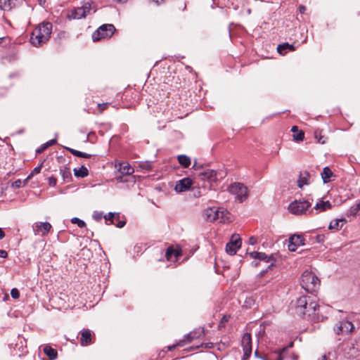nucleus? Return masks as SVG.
<instances>
[{
    "label": "nucleus",
    "mask_w": 360,
    "mask_h": 360,
    "mask_svg": "<svg viewBox=\"0 0 360 360\" xmlns=\"http://www.w3.org/2000/svg\"><path fill=\"white\" fill-rule=\"evenodd\" d=\"M52 24L49 22H43L39 24L32 32L30 42L35 46H39L46 43L51 37Z\"/></svg>",
    "instance_id": "obj_1"
},
{
    "label": "nucleus",
    "mask_w": 360,
    "mask_h": 360,
    "mask_svg": "<svg viewBox=\"0 0 360 360\" xmlns=\"http://www.w3.org/2000/svg\"><path fill=\"white\" fill-rule=\"evenodd\" d=\"M205 219L211 222L219 220L221 223L231 221V214L223 207H208L204 210Z\"/></svg>",
    "instance_id": "obj_2"
},
{
    "label": "nucleus",
    "mask_w": 360,
    "mask_h": 360,
    "mask_svg": "<svg viewBox=\"0 0 360 360\" xmlns=\"http://www.w3.org/2000/svg\"><path fill=\"white\" fill-rule=\"evenodd\" d=\"M300 284L306 292L312 293L319 288L320 281L314 273L305 271L302 274Z\"/></svg>",
    "instance_id": "obj_3"
},
{
    "label": "nucleus",
    "mask_w": 360,
    "mask_h": 360,
    "mask_svg": "<svg viewBox=\"0 0 360 360\" xmlns=\"http://www.w3.org/2000/svg\"><path fill=\"white\" fill-rule=\"evenodd\" d=\"M341 350L346 358H355L360 354V342L356 340L345 342L341 347Z\"/></svg>",
    "instance_id": "obj_4"
},
{
    "label": "nucleus",
    "mask_w": 360,
    "mask_h": 360,
    "mask_svg": "<svg viewBox=\"0 0 360 360\" xmlns=\"http://www.w3.org/2000/svg\"><path fill=\"white\" fill-rule=\"evenodd\" d=\"M115 32V27L112 24H105L98 28L92 34L94 41H99L102 39L110 38Z\"/></svg>",
    "instance_id": "obj_5"
},
{
    "label": "nucleus",
    "mask_w": 360,
    "mask_h": 360,
    "mask_svg": "<svg viewBox=\"0 0 360 360\" xmlns=\"http://www.w3.org/2000/svg\"><path fill=\"white\" fill-rule=\"evenodd\" d=\"M310 207L311 203L306 200H295L289 205L288 210L293 214L302 215L305 214Z\"/></svg>",
    "instance_id": "obj_6"
},
{
    "label": "nucleus",
    "mask_w": 360,
    "mask_h": 360,
    "mask_svg": "<svg viewBox=\"0 0 360 360\" xmlns=\"http://www.w3.org/2000/svg\"><path fill=\"white\" fill-rule=\"evenodd\" d=\"M91 10V4L86 2L82 6L74 8L67 15V18L70 20H79L85 18L90 13Z\"/></svg>",
    "instance_id": "obj_7"
},
{
    "label": "nucleus",
    "mask_w": 360,
    "mask_h": 360,
    "mask_svg": "<svg viewBox=\"0 0 360 360\" xmlns=\"http://www.w3.org/2000/svg\"><path fill=\"white\" fill-rule=\"evenodd\" d=\"M115 167L117 169V174H116L115 179L118 182L127 181V179L124 176H129L134 172L133 167H131L127 162H122L119 163L116 162Z\"/></svg>",
    "instance_id": "obj_8"
},
{
    "label": "nucleus",
    "mask_w": 360,
    "mask_h": 360,
    "mask_svg": "<svg viewBox=\"0 0 360 360\" xmlns=\"http://www.w3.org/2000/svg\"><path fill=\"white\" fill-rule=\"evenodd\" d=\"M228 191L233 195H236V198L243 202L248 198V188L242 183L236 182L231 184Z\"/></svg>",
    "instance_id": "obj_9"
},
{
    "label": "nucleus",
    "mask_w": 360,
    "mask_h": 360,
    "mask_svg": "<svg viewBox=\"0 0 360 360\" xmlns=\"http://www.w3.org/2000/svg\"><path fill=\"white\" fill-rule=\"evenodd\" d=\"M241 345L243 350V357L242 360H247L252 353V338L248 333L244 334L241 340Z\"/></svg>",
    "instance_id": "obj_10"
},
{
    "label": "nucleus",
    "mask_w": 360,
    "mask_h": 360,
    "mask_svg": "<svg viewBox=\"0 0 360 360\" xmlns=\"http://www.w3.org/2000/svg\"><path fill=\"white\" fill-rule=\"evenodd\" d=\"M193 181L190 178H184L176 182L174 190L177 193H182L190 190Z\"/></svg>",
    "instance_id": "obj_11"
},
{
    "label": "nucleus",
    "mask_w": 360,
    "mask_h": 360,
    "mask_svg": "<svg viewBox=\"0 0 360 360\" xmlns=\"http://www.w3.org/2000/svg\"><path fill=\"white\" fill-rule=\"evenodd\" d=\"M311 297V296H302L297 300L295 311L297 314L300 316L305 315V310L303 308L307 305L308 302L310 301Z\"/></svg>",
    "instance_id": "obj_12"
},
{
    "label": "nucleus",
    "mask_w": 360,
    "mask_h": 360,
    "mask_svg": "<svg viewBox=\"0 0 360 360\" xmlns=\"http://www.w3.org/2000/svg\"><path fill=\"white\" fill-rule=\"evenodd\" d=\"M32 229L36 234L41 233L45 236L51 229V225L49 222H36L33 224Z\"/></svg>",
    "instance_id": "obj_13"
},
{
    "label": "nucleus",
    "mask_w": 360,
    "mask_h": 360,
    "mask_svg": "<svg viewBox=\"0 0 360 360\" xmlns=\"http://www.w3.org/2000/svg\"><path fill=\"white\" fill-rule=\"evenodd\" d=\"M257 259H259V261H264L266 263H270L267 267V269L265 271H262L260 274L261 276H263L269 269H270L273 266L276 261V259L273 256V255H267L264 252H259L258 253V256Z\"/></svg>",
    "instance_id": "obj_14"
},
{
    "label": "nucleus",
    "mask_w": 360,
    "mask_h": 360,
    "mask_svg": "<svg viewBox=\"0 0 360 360\" xmlns=\"http://www.w3.org/2000/svg\"><path fill=\"white\" fill-rule=\"evenodd\" d=\"M354 327L352 322L348 321H340L339 325L335 328L338 334L348 333L354 330Z\"/></svg>",
    "instance_id": "obj_15"
},
{
    "label": "nucleus",
    "mask_w": 360,
    "mask_h": 360,
    "mask_svg": "<svg viewBox=\"0 0 360 360\" xmlns=\"http://www.w3.org/2000/svg\"><path fill=\"white\" fill-rule=\"evenodd\" d=\"M319 307V306L316 301V298L312 297L310 301L308 302L307 305L304 307L303 309L305 310V315L310 316L316 314Z\"/></svg>",
    "instance_id": "obj_16"
},
{
    "label": "nucleus",
    "mask_w": 360,
    "mask_h": 360,
    "mask_svg": "<svg viewBox=\"0 0 360 360\" xmlns=\"http://www.w3.org/2000/svg\"><path fill=\"white\" fill-rule=\"evenodd\" d=\"M80 343L82 346H86L93 342L91 332L89 329H84L80 332Z\"/></svg>",
    "instance_id": "obj_17"
},
{
    "label": "nucleus",
    "mask_w": 360,
    "mask_h": 360,
    "mask_svg": "<svg viewBox=\"0 0 360 360\" xmlns=\"http://www.w3.org/2000/svg\"><path fill=\"white\" fill-rule=\"evenodd\" d=\"M198 338V335H196V333L195 332H191L188 334H187L185 337H184V339L182 340H180L176 345H173L172 346H169L168 347V349L169 350H172L173 349H174L176 347H183L184 345V342L186 341H187L188 342H191L193 339L195 338Z\"/></svg>",
    "instance_id": "obj_18"
},
{
    "label": "nucleus",
    "mask_w": 360,
    "mask_h": 360,
    "mask_svg": "<svg viewBox=\"0 0 360 360\" xmlns=\"http://www.w3.org/2000/svg\"><path fill=\"white\" fill-rule=\"evenodd\" d=\"M310 174L307 171H302L300 172L299 179L297 181V186L300 188H302L303 186L308 185L309 184V179Z\"/></svg>",
    "instance_id": "obj_19"
},
{
    "label": "nucleus",
    "mask_w": 360,
    "mask_h": 360,
    "mask_svg": "<svg viewBox=\"0 0 360 360\" xmlns=\"http://www.w3.org/2000/svg\"><path fill=\"white\" fill-rule=\"evenodd\" d=\"M321 175L324 184L329 183L334 180L333 177H335V175L328 167H325L323 168Z\"/></svg>",
    "instance_id": "obj_20"
},
{
    "label": "nucleus",
    "mask_w": 360,
    "mask_h": 360,
    "mask_svg": "<svg viewBox=\"0 0 360 360\" xmlns=\"http://www.w3.org/2000/svg\"><path fill=\"white\" fill-rule=\"evenodd\" d=\"M203 176V179H206L208 181L212 182L217 180V172L213 169H206L201 173Z\"/></svg>",
    "instance_id": "obj_21"
},
{
    "label": "nucleus",
    "mask_w": 360,
    "mask_h": 360,
    "mask_svg": "<svg viewBox=\"0 0 360 360\" xmlns=\"http://www.w3.org/2000/svg\"><path fill=\"white\" fill-rule=\"evenodd\" d=\"M292 346V342H291L289 346L288 347H283V349H278L275 352V354L277 355V357L276 359H269L266 356H262L261 359L262 360H283V354H285L288 350V348L289 347H291Z\"/></svg>",
    "instance_id": "obj_22"
},
{
    "label": "nucleus",
    "mask_w": 360,
    "mask_h": 360,
    "mask_svg": "<svg viewBox=\"0 0 360 360\" xmlns=\"http://www.w3.org/2000/svg\"><path fill=\"white\" fill-rule=\"evenodd\" d=\"M181 256V252L178 250H176L173 248V247L169 246L165 252V257L167 260L170 261L172 259V257H174L175 259L176 260L179 257Z\"/></svg>",
    "instance_id": "obj_23"
},
{
    "label": "nucleus",
    "mask_w": 360,
    "mask_h": 360,
    "mask_svg": "<svg viewBox=\"0 0 360 360\" xmlns=\"http://www.w3.org/2000/svg\"><path fill=\"white\" fill-rule=\"evenodd\" d=\"M15 4V0H0V8L5 11H11Z\"/></svg>",
    "instance_id": "obj_24"
},
{
    "label": "nucleus",
    "mask_w": 360,
    "mask_h": 360,
    "mask_svg": "<svg viewBox=\"0 0 360 360\" xmlns=\"http://www.w3.org/2000/svg\"><path fill=\"white\" fill-rule=\"evenodd\" d=\"M295 47L292 44H289L288 43H283L282 44H279L277 47L278 52L281 55H285L288 51H294Z\"/></svg>",
    "instance_id": "obj_25"
},
{
    "label": "nucleus",
    "mask_w": 360,
    "mask_h": 360,
    "mask_svg": "<svg viewBox=\"0 0 360 360\" xmlns=\"http://www.w3.org/2000/svg\"><path fill=\"white\" fill-rule=\"evenodd\" d=\"M43 350L50 360H54L57 358V351L51 347L46 345Z\"/></svg>",
    "instance_id": "obj_26"
},
{
    "label": "nucleus",
    "mask_w": 360,
    "mask_h": 360,
    "mask_svg": "<svg viewBox=\"0 0 360 360\" xmlns=\"http://www.w3.org/2000/svg\"><path fill=\"white\" fill-rule=\"evenodd\" d=\"M291 131L293 132V137L295 140L300 141L304 139V132L302 131H300L297 126H293Z\"/></svg>",
    "instance_id": "obj_27"
},
{
    "label": "nucleus",
    "mask_w": 360,
    "mask_h": 360,
    "mask_svg": "<svg viewBox=\"0 0 360 360\" xmlns=\"http://www.w3.org/2000/svg\"><path fill=\"white\" fill-rule=\"evenodd\" d=\"M331 204L329 201H322L317 202L315 205L316 210H319L320 211H325L330 209Z\"/></svg>",
    "instance_id": "obj_28"
},
{
    "label": "nucleus",
    "mask_w": 360,
    "mask_h": 360,
    "mask_svg": "<svg viewBox=\"0 0 360 360\" xmlns=\"http://www.w3.org/2000/svg\"><path fill=\"white\" fill-rule=\"evenodd\" d=\"M345 220L342 219H338L331 221L328 226L329 229H340L344 224Z\"/></svg>",
    "instance_id": "obj_29"
},
{
    "label": "nucleus",
    "mask_w": 360,
    "mask_h": 360,
    "mask_svg": "<svg viewBox=\"0 0 360 360\" xmlns=\"http://www.w3.org/2000/svg\"><path fill=\"white\" fill-rule=\"evenodd\" d=\"M290 243H293L296 246L303 245L304 238L301 235H294L289 238Z\"/></svg>",
    "instance_id": "obj_30"
},
{
    "label": "nucleus",
    "mask_w": 360,
    "mask_h": 360,
    "mask_svg": "<svg viewBox=\"0 0 360 360\" xmlns=\"http://www.w3.org/2000/svg\"><path fill=\"white\" fill-rule=\"evenodd\" d=\"M73 171L75 176L77 177L83 178L88 175V169L84 166H82L79 169L75 168Z\"/></svg>",
    "instance_id": "obj_31"
},
{
    "label": "nucleus",
    "mask_w": 360,
    "mask_h": 360,
    "mask_svg": "<svg viewBox=\"0 0 360 360\" xmlns=\"http://www.w3.org/2000/svg\"><path fill=\"white\" fill-rule=\"evenodd\" d=\"M238 249L239 248L236 243H228L226 245V251L231 255H235Z\"/></svg>",
    "instance_id": "obj_32"
},
{
    "label": "nucleus",
    "mask_w": 360,
    "mask_h": 360,
    "mask_svg": "<svg viewBox=\"0 0 360 360\" xmlns=\"http://www.w3.org/2000/svg\"><path fill=\"white\" fill-rule=\"evenodd\" d=\"M56 143L55 139H51L48 142L41 145L38 149L36 150V154L39 155L42 151L46 150L48 147L54 145Z\"/></svg>",
    "instance_id": "obj_33"
},
{
    "label": "nucleus",
    "mask_w": 360,
    "mask_h": 360,
    "mask_svg": "<svg viewBox=\"0 0 360 360\" xmlns=\"http://www.w3.org/2000/svg\"><path fill=\"white\" fill-rule=\"evenodd\" d=\"M66 149L68 150L72 153V155L76 156V157L91 158V156L89 154H86V153L80 152L79 150H75V149H72V148H66Z\"/></svg>",
    "instance_id": "obj_34"
},
{
    "label": "nucleus",
    "mask_w": 360,
    "mask_h": 360,
    "mask_svg": "<svg viewBox=\"0 0 360 360\" xmlns=\"http://www.w3.org/2000/svg\"><path fill=\"white\" fill-rule=\"evenodd\" d=\"M60 174L64 181H69L71 179V172L69 168H63L60 169Z\"/></svg>",
    "instance_id": "obj_35"
},
{
    "label": "nucleus",
    "mask_w": 360,
    "mask_h": 360,
    "mask_svg": "<svg viewBox=\"0 0 360 360\" xmlns=\"http://www.w3.org/2000/svg\"><path fill=\"white\" fill-rule=\"evenodd\" d=\"M315 138L318 140V141L322 144L326 142L327 138L324 136L321 135V131L319 130H316L314 132Z\"/></svg>",
    "instance_id": "obj_36"
},
{
    "label": "nucleus",
    "mask_w": 360,
    "mask_h": 360,
    "mask_svg": "<svg viewBox=\"0 0 360 360\" xmlns=\"http://www.w3.org/2000/svg\"><path fill=\"white\" fill-rule=\"evenodd\" d=\"M120 217L119 214H115L112 212H109L108 214L104 216V218L106 221H110L111 224H115L114 219H118Z\"/></svg>",
    "instance_id": "obj_37"
},
{
    "label": "nucleus",
    "mask_w": 360,
    "mask_h": 360,
    "mask_svg": "<svg viewBox=\"0 0 360 360\" xmlns=\"http://www.w3.org/2000/svg\"><path fill=\"white\" fill-rule=\"evenodd\" d=\"M71 222H72V224H77V226H78L79 228H84V227H85V226H86V223H85L83 220H82V219H79V218H77V217H73V218L71 219Z\"/></svg>",
    "instance_id": "obj_38"
},
{
    "label": "nucleus",
    "mask_w": 360,
    "mask_h": 360,
    "mask_svg": "<svg viewBox=\"0 0 360 360\" xmlns=\"http://www.w3.org/2000/svg\"><path fill=\"white\" fill-rule=\"evenodd\" d=\"M229 243H232L233 244L236 243L240 248L241 246V240L238 236L233 235L231 237V241Z\"/></svg>",
    "instance_id": "obj_39"
},
{
    "label": "nucleus",
    "mask_w": 360,
    "mask_h": 360,
    "mask_svg": "<svg viewBox=\"0 0 360 360\" xmlns=\"http://www.w3.org/2000/svg\"><path fill=\"white\" fill-rule=\"evenodd\" d=\"M178 160L184 168L189 167L191 165V159H178Z\"/></svg>",
    "instance_id": "obj_40"
},
{
    "label": "nucleus",
    "mask_w": 360,
    "mask_h": 360,
    "mask_svg": "<svg viewBox=\"0 0 360 360\" xmlns=\"http://www.w3.org/2000/svg\"><path fill=\"white\" fill-rule=\"evenodd\" d=\"M109 103H98V110L99 113H102L105 110L107 109Z\"/></svg>",
    "instance_id": "obj_41"
},
{
    "label": "nucleus",
    "mask_w": 360,
    "mask_h": 360,
    "mask_svg": "<svg viewBox=\"0 0 360 360\" xmlns=\"http://www.w3.org/2000/svg\"><path fill=\"white\" fill-rule=\"evenodd\" d=\"M11 295L13 299H18L20 297L19 290L17 288H13L11 290Z\"/></svg>",
    "instance_id": "obj_42"
},
{
    "label": "nucleus",
    "mask_w": 360,
    "mask_h": 360,
    "mask_svg": "<svg viewBox=\"0 0 360 360\" xmlns=\"http://www.w3.org/2000/svg\"><path fill=\"white\" fill-rule=\"evenodd\" d=\"M22 186V181L20 179H18L12 184V187L15 188H18Z\"/></svg>",
    "instance_id": "obj_43"
},
{
    "label": "nucleus",
    "mask_w": 360,
    "mask_h": 360,
    "mask_svg": "<svg viewBox=\"0 0 360 360\" xmlns=\"http://www.w3.org/2000/svg\"><path fill=\"white\" fill-rule=\"evenodd\" d=\"M103 217V214L101 212H94V214H93V218L96 220V221H100Z\"/></svg>",
    "instance_id": "obj_44"
},
{
    "label": "nucleus",
    "mask_w": 360,
    "mask_h": 360,
    "mask_svg": "<svg viewBox=\"0 0 360 360\" xmlns=\"http://www.w3.org/2000/svg\"><path fill=\"white\" fill-rule=\"evenodd\" d=\"M56 179L51 176L49 178V184L51 186H55L56 185Z\"/></svg>",
    "instance_id": "obj_45"
},
{
    "label": "nucleus",
    "mask_w": 360,
    "mask_h": 360,
    "mask_svg": "<svg viewBox=\"0 0 360 360\" xmlns=\"http://www.w3.org/2000/svg\"><path fill=\"white\" fill-rule=\"evenodd\" d=\"M41 168V165L38 167H36L31 172V175H34L40 172Z\"/></svg>",
    "instance_id": "obj_46"
},
{
    "label": "nucleus",
    "mask_w": 360,
    "mask_h": 360,
    "mask_svg": "<svg viewBox=\"0 0 360 360\" xmlns=\"http://www.w3.org/2000/svg\"><path fill=\"white\" fill-rule=\"evenodd\" d=\"M126 224L125 221L119 220L117 224H114L118 228H122Z\"/></svg>",
    "instance_id": "obj_47"
},
{
    "label": "nucleus",
    "mask_w": 360,
    "mask_h": 360,
    "mask_svg": "<svg viewBox=\"0 0 360 360\" xmlns=\"http://www.w3.org/2000/svg\"><path fill=\"white\" fill-rule=\"evenodd\" d=\"M296 247H297V246H296L293 243H290L289 242V245H288V250H289L290 251H291V252H294V251H295V250H296Z\"/></svg>",
    "instance_id": "obj_48"
},
{
    "label": "nucleus",
    "mask_w": 360,
    "mask_h": 360,
    "mask_svg": "<svg viewBox=\"0 0 360 360\" xmlns=\"http://www.w3.org/2000/svg\"><path fill=\"white\" fill-rule=\"evenodd\" d=\"M7 257H8L7 252L4 250H0V257L6 258Z\"/></svg>",
    "instance_id": "obj_49"
},
{
    "label": "nucleus",
    "mask_w": 360,
    "mask_h": 360,
    "mask_svg": "<svg viewBox=\"0 0 360 360\" xmlns=\"http://www.w3.org/2000/svg\"><path fill=\"white\" fill-rule=\"evenodd\" d=\"M249 243L250 245H255V243H257V238L252 236L249 238Z\"/></svg>",
    "instance_id": "obj_50"
},
{
    "label": "nucleus",
    "mask_w": 360,
    "mask_h": 360,
    "mask_svg": "<svg viewBox=\"0 0 360 360\" xmlns=\"http://www.w3.org/2000/svg\"><path fill=\"white\" fill-rule=\"evenodd\" d=\"M258 253L259 252H250L249 255L250 256L253 258V259H256L257 258V256H258Z\"/></svg>",
    "instance_id": "obj_51"
},
{
    "label": "nucleus",
    "mask_w": 360,
    "mask_h": 360,
    "mask_svg": "<svg viewBox=\"0 0 360 360\" xmlns=\"http://www.w3.org/2000/svg\"><path fill=\"white\" fill-rule=\"evenodd\" d=\"M299 11H300V13H304L306 11V7L303 5H300L299 6Z\"/></svg>",
    "instance_id": "obj_52"
},
{
    "label": "nucleus",
    "mask_w": 360,
    "mask_h": 360,
    "mask_svg": "<svg viewBox=\"0 0 360 360\" xmlns=\"http://www.w3.org/2000/svg\"><path fill=\"white\" fill-rule=\"evenodd\" d=\"M34 175H31V173L27 176V177L25 179L23 184L25 185Z\"/></svg>",
    "instance_id": "obj_53"
},
{
    "label": "nucleus",
    "mask_w": 360,
    "mask_h": 360,
    "mask_svg": "<svg viewBox=\"0 0 360 360\" xmlns=\"http://www.w3.org/2000/svg\"><path fill=\"white\" fill-rule=\"evenodd\" d=\"M5 236V233L2 229L0 228V240L3 239Z\"/></svg>",
    "instance_id": "obj_54"
},
{
    "label": "nucleus",
    "mask_w": 360,
    "mask_h": 360,
    "mask_svg": "<svg viewBox=\"0 0 360 360\" xmlns=\"http://www.w3.org/2000/svg\"><path fill=\"white\" fill-rule=\"evenodd\" d=\"M153 2H155L157 5H159L164 2L165 0H152Z\"/></svg>",
    "instance_id": "obj_55"
},
{
    "label": "nucleus",
    "mask_w": 360,
    "mask_h": 360,
    "mask_svg": "<svg viewBox=\"0 0 360 360\" xmlns=\"http://www.w3.org/2000/svg\"><path fill=\"white\" fill-rule=\"evenodd\" d=\"M255 356L261 359L262 356L259 354V352L257 350L255 352Z\"/></svg>",
    "instance_id": "obj_56"
},
{
    "label": "nucleus",
    "mask_w": 360,
    "mask_h": 360,
    "mask_svg": "<svg viewBox=\"0 0 360 360\" xmlns=\"http://www.w3.org/2000/svg\"><path fill=\"white\" fill-rule=\"evenodd\" d=\"M319 360H330L326 355L321 356V358Z\"/></svg>",
    "instance_id": "obj_57"
},
{
    "label": "nucleus",
    "mask_w": 360,
    "mask_h": 360,
    "mask_svg": "<svg viewBox=\"0 0 360 360\" xmlns=\"http://www.w3.org/2000/svg\"><path fill=\"white\" fill-rule=\"evenodd\" d=\"M176 158H188V157L186 155H177Z\"/></svg>",
    "instance_id": "obj_58"
},
{
    "label": "nucleus",
    "mask_w": 360,
    "mask_h": 360,
    "mask_svg": "<svg viewBox=\"0 0 360 360\" xmlns=\"http://www.w3.org/2000/svg\"><path fill=\"white\" fill-rule=\"evenodd\" d=\"M118 3H124L127 0H115Z\"/></svg>",
    "instance_id": "obj_59"
},
{
    "label": "nucleus",
    "mask_w": 360,
    "mask_h": 360,
    "mask_svg": "<svg viewBox=\"0 0 360 360\" xmlns=\"http://www.w3.org/2000/svg\"><path fill=\"white\" fill-rule=\"evenodd\" d=\"M146 167H147V169H148L150 168V166L148 165V164L147 162L146 163Z\"/></svg>",
    "instance_id": "obj_60"
},
{
    "label": "nucleus",
    "mask_w": 360,
    "mask_h": 360,
    "mask_svg": "<svg viewBox=\"0 0 360 360\" xmlns=\"http://www.w3.org/2000/svg\"><path fill=\"white\" fill-rule=\"evenodd\" d=\"M258 264H259V263H257V262L254 263L255 266H257Z\"/></svg>",
    "instance_id": "obj_61"
},
{
    "label": "nucleus",
    "mask_w": 360,
    "mask_h": 360,
    "mask_svg": "<svg viewBox=\"0 0 360 360\" xmlns=\"http://www.w3.org/2000/svg\"><path fill=\"white\" fill-rule=\"evenodd\" d=\"M1 39H0V43L1 42Z\"/></svg>",
    "instance_id": "obj_62"
}]
</instances>
